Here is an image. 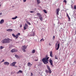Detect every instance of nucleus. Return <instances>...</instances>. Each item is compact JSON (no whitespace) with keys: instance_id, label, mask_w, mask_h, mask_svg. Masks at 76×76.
Masks as SVG:
<instances>
[{"instance_id":"nucleus-29","label":"nucleus","mask_w":76,"mask_h":76,"mask_svg":"<svg viewBox=\"0 0 76 76\" xmlns=\"http://www.w3.org/2000/svg\"><path fill=\"white\" fill-rule=\"evenodd\" d=\"M35 61H38V58H35Z\"/></svg>"},{"instance_id":"nucleus-22","label":"nucleus","mask_w":76,"mask_h":76,"mask_svg":"<svg viewBox=\"0 0 76 76\" xmlns=\"http://www.w3.org/2000/svg\"><path fill=\"white\" fill-rule=\"evenodd\" d=\"M37 4H39L41 3V1L39 0H37Z\"/></svg>"},{"instance_id":"nucleus-39","label":"nucleus","mask_w":76,"mask_h":76,"mask_svg":"<svg viewBox=\"0 0 76 76\" xmlns=\"http://www.w3.org/2000/svg\"><path fill=\"white\" fill-rule=\"evenodd\" d=\"M64 1L65 2V3H66V2H67V1H66V0H64Z\"/></svg>"},{"instance_id":"nucleus-21","label":"nucleus","mask_w":76,"mask_h":76,"mask_svg":"<svg viewBox=\"0 0 76 76\" xmlns=\"http://www.w3.org/2000/svg\"><path fill=\"white\" fill-rule=\"evenodd\" d=\"M17 18H18V17L17 16H15V17H14L12 18V19H16Z\"/></svg>"},{"instance_id":"nucleus-7","label":"nucleus","mask_w":76,"mask_h":76,"mask_svg":"<svg viewBox=\"0 0 76 76\" xmlns=\"http://www.w3.org/2000/svg\"><path fill=\"white\" fill-rule=\"evenodd\" d=\"M17 51H18V50L15 49H13L11 50V53H15V52H17Z\"/></svg>"},{"instance_id":"nucleus-40","label":"nucleus","mask_w":76,"mask_h":76,"mask_svg":"<svg viewBox=\"0 0 76 76\" xmlns=\"http://www.w3.org/2000/svg\"><path fill=\"white\" fill-rule=\"evenodd\" d=\"M76 60L75 59V61H74V64H76Z\"/></svg>"},{"instance_id":"nucleus-6","label":"nucleus","mask_w":76,"mask_h":76,"mask_svg":"<svg viewBox=\"0 0 76 76\" xmlns=\"http://www.w3.org/2000/svg\"><path fill=\"white\" fill-rule=\"evenodd\" d=\"M28 24H25V27H24V30L26 29V28H28Z\"/></svg>"},{"instance_id":"nucleus-1","label":"nucleus","mask_w":76,"mask_h":76,"mask_svg":"<svg viewBox=\"0 0 76 76\" xmlns=\"http://www.w3.org/2000/svg\"><path fill=\"white\" fill-rule=\"evenodd\" d=\"M49 59V57H48V56L47 55L45 58H43L42 61L43 62L44 64H48V59Z\"/></svg>"},{"instance_id":"nucleus-20","label":"nucleus","mask_w":76,"mask_h":76,"mask_svg":"<svg viewBox=\"0 0 76 76\" xmlns=\"http://www.w3.org/2000/svg\"><path fill=\"white\" fill-rule=\"evenodd\" d=\"M15 57H16V58H19V56L17 55H15Z\"/></svg>"},{"instance_id":"nucleus-10","label":"nucleus","mask_w":76,"mask_h":76,"mask_svg":"<svg viewBox=\"0 0 76 76\" xmlns=\"http://www.w3.org/2000/svg\"><path fill=\"white\" fill-rule=\"evenodd\" d=\"M4 20L2 19L0 21V23L1 24H2V23H4Z\"/></svg>"},{"instance_id":"nucleus-51","label":"nucleus","mask_w":76,"mask_h":76,"mask_svg":"<svg viewBox=\"0 0 76 76\" xmlns=\"http://www.w3.org/2000/svg\"><path fill=\"white\" fill-rule=\"evenodd\" d=\"M15 7V6H12V7Z\"/></svg>"},{"instance_id":"nucleus-12","label":"nucleus","mask_w":76,"mask_h":76,"mask_svg":"<svg viewBox=\"0 0 76 76\" xmlns=\"http://www.w3.org/2000/svg\"><path fill=\"white\" fill-rule=\"evenodd\" d=\"M49 62L50 63V65H52V64H53V60H50Z\"/></svg>"},{"instance_id":"nucleus-42","label":"nucleus","mask_w":76,"mask_h":76,"mask_svg":"<svg viewBox=\"0 0 76 76\" xmlns=\"http://www.w3.org/2000/svg\"><path fill=\"white\" fill-rule=\"evenodd\" d=\"M22 24H21L20 25V27L21 28V27H22Z\"/></svg>"},{"instance_id":"nucleus-27","label":"nucleus","mask_w":76,"mask_h":76,"mask_svg":"<svg viewBox=\"0 0 76 76\" xmlns=\"http://www.w3.org/2000/svg\"><path fill=\"white\" fill-rule=\"evenodd\" d=\"M35 50H33V51L32 52V53H35Z\"/></svg>"},{"instance_id":"nucleus-32","label":"nucleus","mask_w":76,"mask_h":76,"mask_svg":"<svg viewBox=\"0 0 76 76\" xmlns=\"http://www.w3.org/2000/svg\"><path fill=\"white\" fill-rule=\"evenodd\" d=\"M12 35L13 37H15V35L14 34H12Z\"/></svg>"},{"instance_id":"nucleus-38","label":"nucleus","mask_w":76,"mask_h":76,"mask_svg":"<svg viewBox=\"0 0 76 76\" xmlns=\"http://www.w3.org/2000/svg\"><path fill=\"white\" fill-rule=\"evenodd\" d=\"M17 35H18H18H20V33H18Z\"/></svg>"},{"instance_id":"nucleus-43","label":"nucleus","mask_w":76,"mask_h":76,"mask_svg":"<svg viewBox=\"0 0 76 76\" xmlns=\"http://www.w3.org/2000/svg\"><path fill=\"white\" fill-rule=\"evenodd\" d=\"M4 59H3L2 61H1V62H4Z\"/></svg>"},{"instance_id":"nucleus-46","label":"nucleus","mask_w":76,"mask_h":76,"mask_svg":"<svg viewBox=\"0 0 76 76\" xmlns=\"http://www.w3.org/2000/svg\"><path fill=\"white\" fill-rule=\"evenodd\" d=\"M66 15H67V17H69V15L68 14H67Z\"/></svg>"},{"instance_id":"nucleus-56","label":"nucleus","mask_w":76,"mask_h":76,"mask_svg":"<svg viewBox=\"0 0 76 76\" xmlns=\"http://www.w3.org/2000/svg\"><path fill=\"white\" fill-rule=\"evenodd\" d=\"M20 0V1H21V0Z\"/></svg>"},{"instance_id":"nucleus-33","label":"nucleus","mask_w":76,"mask_h":76,"mask_svg":"<svg viewBox=\"0 0 76 76\" xmlns=\"http://www.w3.org/2000/svg\"><path fill=\"white\" fill-rule=\"evenodd\" d=\"M49 71V73H51V70L50 69V70H48Z\"/></svg>"},{"instance_id":"nucleus-4","label":"nucleus","mask_w":76,"mask_h":76,"mask_svg":"<svg viewBox=\"0 0 76 76\" xmlns=\"http://www.w3.org/2000/svg\"><path fill=\"white\" fill-rule=\"evenodd\" d=\"M16 63V62H13L12 63H11L10 64V66H15V64Z\"/></svg>"},{"instance_id":"nucleus-28","label":"nucleus","mask_w":76,"mask_h":76,"mask_svg":"<svg viewBox=\"0 0 76 76\" xmlns=\"http://www.w3.org/2000/svg\"><path fill=\"white\" fill-rule=\"evenodd\" d=\"M58 42H57V43H56V45H55V47H56V48L57 47V44L58 43Z\"/></svg>"},{"instance_id":"nucleus-50","label":"nucleus","mask_w":76,"mask_h":76,"mask_svg":"<svg viewBox=\"0 0 76 76\" xmlns=\"http://www.w3.org/2000/svg\"><path fill=\"white\" fill-rule=\"evenodd\" d=\"M68 19H70V17H69V16L68 17Z\"/></svg>"},{"instance_id":"nucleus-31","label":"nucleus","mask_w":76,"mask_h":76,"mask_svg":"<svg viewBox=\"0 0 76 76\" xmlns=\"http://www.w3.org/2000/svg\"><path fill=\"white\" fill-rule=\"evenodd\" d=\"M42 41H44V39L42 38L40 40V42Z\"/></svg>"},{"instance_id":"nucleus-15","label":"nucleus","mask_w":76,"mask_h":76,"mask_svg":"<svg viewBox=\"0 0 76 76\" xmlns=\"http://www.w3.org/2000/svg\"><path fill=\"white\" fill-rule=\"evenodd\" d=\"M28 66H29L30 67H31V66H32V64H31V63L28 62Z\"/></svg>"},{"instance_id":"nucleus-47","label":"nucleus","mask_w":76,"mask_h":76,"mask_svg":"<svg viewBox=\"0 0 76 76\" xmlns=\"http://www.w3.org/2000/svg\"><path fill=\"white\" fill-rule=\"evenodd\" d=\"M52 65V67H54V65H53V64L52 65Z\"/></svg>"},{"instance_id":"nucleus-2","label":"nucleus","mask_w":76,"mask_h":76,"mask_svg":"<svg viewBox=\"0 0 76 76\" xmlns=\"http://www.w3.org/2000/svg\"><path fill=\"white\" fill-rule=\"evenodd\" d=\"M11 41H12V39H10L9 38H8L7 39H5L4 40H2L1 42L3 44H7V43H10Z\"/></svg>"},{"instance_id":"nucleus-18","label":"nucleus","mask_w":76,"mask_h":76,"mask_svg":"<svg viewBox=\"0 0 76 76\" xmlns=\"http://www.w3.org/2000/svg\"><path fill=\"white\" fill-rule=\"evenodd\" d=\"M37 16H38L39 17L40 16H42V15L40 14V13H37Z\"/></svg>"},{"instance_id":"nucleus-37","label":"nucleus","mask_w":76,"mask_h":76,"mask_svg":"<svg viewBox=\"0 0 76 76\" xmlns=\"http://www.w3.org/2000/svg\"><path fill=\"white\" fill-rule=\"evenodd\" d=\"M54 39H55V36H53V40H54Z\"/></svg>"},{"instance_id":"nucleus-44","label":"nucleus","mask_w":76,"mask_h":76,"mask_svg":"<svg viewBox=\"0 0 76 76\" xmlns=\"http://www.w3.org/2000/svg\"><path fill=\"white\" fill-rule=\"evenodd\" d=\"M32 75H33V74H32V73H31V76H32Z\"/></svg>"},{"instance_id":"nucleus-26","label":"nucleus","mask_w":76,"mask_h":76,"mask_svg":"<svg viewBox=\"0 0 76 76\" xmlns=\"http://www.w3.org/2000/svg\"><path fill=\"white\" fill-rule=\"evenodd\" d=\"M55 59H57V60H58V58H57V56L56 55L55 56Z\"/></svg>"},{"instance_id":"nucleus-30","label":"nucleus","mask_w":76,"mask_h":76,"mask_svg":"<svg viewBox=\"0 0 76 76\" xmlns=\"http://www.w3.org/2000/svg\"><path fill=\"white\" fill-rule=\"evenodd\" d=\"M23 51V52H26V50H25V49H22Z\"/></svg>"},{"instance_id":"nucleus-19","label":"nucleus","mask_w":76,"mask_h":76,"mask_svg":"<svg viewBox=\"0 0 76 76\" xmlns=\"http://www.w3.org/2000/svg\"><path fill=\"white\" fill-rule=\"evenodd\" d=\"M15 38H16V39H18V37H19V36L18 35L16 34V35L15 36Z\"/></svg>"},{"instance_id":"nucleus-11","label":"nucleus","mask_w":76,"mask_h":76,"mask_svg":"<svg viewBox=\"0 0 76 76\" xmlns=\"http://www.w3.org/2000/svg\"><path fill=\"white\" fill-rule=\"evenodd\" d=\"M7 31H8V32H12L13 31L12 29H8L7 30Z\"/></svg>"},{"instance_id":"nucleus-54","label":"nucleus","mask_w":76,"mask_h":76,"mask_svg":"<svg viewBox=\"0 0 76 76\" xmlns=\"http://www.w3.org/2000/svg\"><path fill=\"white\" fill-rule=\"evenodd\" d=\"M61 29H62V28L61 27Z\"/></svg>"},{"instance_id":"nucleus-24","label":"nucleus","mask_w":76,"mask_h":76,"mask_svg":"<svg viewBox=\"0 0 76 76\" xmlns=\"http://www.w3.org/2000/svg\"><path fill=\"white\" fill-rule=\"evenodd\" d=\"M43 11L45 13H47V11H46V10H43Z\"/></svg>"},{"instance_id":"nucleus-53","label":"nucleus","mask_w":76,"mask_h":76,"mask_svg":"<svg viewBox=\"0 0 76 76\" xmlns=\"http://www.w3.org/2000/svg\"><path fill=\"white\" fill-rule=\"evenodd\" d=\"M49 45H51V44H49Z\"/></svg>"},{"instance_id":"nucleus-52","label":"nucleus","mask_w":76,"mask_h":76,"mask_svg":"<svg viewBox=\"0 0 76 76\" xmlns=\"http://www.w3.org/2000/svg\"><path fill=\"white\" fill-rule=\"evenodd\" d=\"M72 3H73V0H72Z\"/></svg>"},{"instance_id":"nucleus-3","label":"nucleus","mask_w":76,"mask_h":76,"mask_svg":"<svg viewBox=\"0 0 76 76\" xmlns=\"http://www.w3.org/2000/svg\"><path fill=\"white\" fill-rule=\"evenodd\" d=\"M35 33L34 32H32L30 34H28V36L29 37L30 36H32L34 37V35H35Z\"/></svg>"},{"instance_id":"nucleus-23","label":"nucleus","mask_w":76,"mask_h":76,"mask_svg":"<svg viewBox=\"0 0 76 76\" xmlns=\"http://www.w3.org/2000/svg\"><path fill=\"white\" fill-rule=\"evenodd\" d=\"M47 68L48 69V70H50V67L49 66H47Z\"/></svg>"},{"instance_id":"nucleus-34","label":"nucleus","mask_w":76,"mask_h":76,"mask_svg":"<svg viewBox=\"0 0 76 76\" xmlns=\"http://www.w3.org/2000/svg\"><path fill=\"white\" fill-rule=\"evenodd\" d=\"M30 13H34V11H30Z\"/></svg>"},{"instance_id":"nucleus-16","label":"nucleus","mask_w":76,"mask_h":76,"mask_svg":"<svg viewBox=\"0 0 76 76\" xmlns=\"http://www.w3.org/2000/svg\"><path fill=\"white\" fill-rule=\"evenodd\" d=\"M59 48H60V43H59L58 45V47L57 48H56V50H58L59 49Z\"/></svg>"},{"instance_id":"nucleus-48","label":"nucleus","mask_w":76,"mask_h":76,"mask_svg":"<svg viewBox=\"0 0 76 76\" xmlns=\"http://www.w3.org/2000/svg\"><path fill=\"white\" fill-rule=\"evenodd\" d=\"M2 14V13L1 12L0 13V15H1Z\"/></svg>"},{"instance_id":"nucleus-25","label":"nucleus","mask_w":76,"mask_h":76,"mask_svg":"<svg viewBox=\"0 0 76 76\" xmlns=\"http://www.w3.org/2000/svg\"><path fill=\"white\" fill-rule=\"evenodd\" d=\"M26 22L27 23H28V25H31V24L30 23H29V22H28V21H26Z\"/></svg>"},{"instance_id":"nucleus-41","label":"nucleus","mask_w":76,"mask_h":76,"mask_svg":"<svg viewBox=\"0 0 76 76\" xmlns=\"http://www.w3.org/2000/svg\"><path fill=\"white\" fill-rule=\"evenodd\" d=\"M26 0H23V2H26Z\"/></svg>"},{"instance_id":"nucleus-45","label":"nucleus","mask_w":76,"mask_h":76,"mask_svg":"<svg viewBox=\"0 0 76 76\" xmlns=\"http://www.w3.org/2000/svg\"><path fill=\"white\" fill-rule=\"evenodd\" d=\"M46 72L47 73H48V71L47 70H46Z\"/></svg>"},{"instance_id":"nucleus-35","label":"nucleus","mask_w":76,"mask_h":76,"mask_svg":"<svg viewBox=\"0 0 76 76\" xmlns=\"http://www.w3.org/2000/svg\"><path fill=\"white\" fill-rule=\"evenodd\" d=\"M3 48V47L2 46H1L0 47V49H2Z\"/></svg>"},{"instance_id":"nucleus-14","label":"nucleus","mask_w":76,"mask_h":76,"mask_svg":"<svg viewBox=\"0 0 76 76\" xmlns=\"http://www.w3.org/2000/svg\"><path fill=\"white\" fill-rule=\"evenodd\" d=\"M22 70H19L18 72H17V74H19V73H22Z\"/></svg>"},{"instance_id":"nucleus-17","label":"nucleus","mask_w":76,"mask_h":76,"mask_svg":"<svg viewBox=\"0 0 76 76\" xmlns=\"http://www.w3.org/2000/svg\"><path fill=\"white\" fill-rule=\"evenodd\" d=\"M27 47L25 45H24L23 46L22 49H26Z\"/></svg>"},{"instance_id":"nucleus-9","label":"nucleus","mask_w":76,"mask_h":76,"mask_svg":"<svg viewBox=\"0 0 76 76\" xmlns=\"http://www.w3.org/2000/svg\"><path fill=\"white\" fill-rule=\"evenodd\" d=\"M39 19L41 21H42L43 20V18L42 17V15H41L39 17Z\"/></svg>"},{"instance_id":"nucleus-13","label":"nucleus","mask_w":76,"mask_h":76,"mask_svg":"<svg viewBox=\"0 0 76 76\" xmlns=\"http://www.w3.org/2000/svg\"><path fill=\"white\" fill-rule=\"evenodd\" d=\"M50 56L51 57H53V52L51 51L50 53Z\"/></svg>"},{"instance_id":"nucleus-55","label":"nucleus","mask_w":76,"mask_h":76,"mask_svg":"<svg viewBox=\"0 0 76 76\" xmlns=\"http://www.w3.org/2000/svg\"><path fill=\"white\" fill-rule=\"evenodd\" d=\"M71 76H72V75Z\"/></svg>"},{"instance_id":"nucleus-49","label":"nucleus","mask_w":76,"mask_h":76,"mask_svg":"<svg viewBox=\"0 0 76 76\" xmlns=\"http://www.w3.org/2000/svg\"><path fill=\"white\" fill-rule=\"evenodd\" d=\"M70 18H69V21H70Z\"/></svg>"},{"instance_id":"nucleus-36","label":"nucleus","mask_w":76,"mask_h":76,"mask_svg":"<svg viewBox=\"0 0 76 76\" xmlns=\"http://www.w3.org/2000/svg\"><path fill=\"white\" fill-rule=\"evenodd\" d=\"M74 7L75 9H76V5L74 6Z\"/></svg>"},{"instance_id":"nucleus-5","label":"nucleus","mask_w":76,"mask_h":76,"mask_svg":"<svg viewBox=\"0 0 76 76\" xmlns=\"http://www.w3.org/2000/svg\"><path fill=\"white\" fill-rule=\"evenodd\" d=\"M60 11V8L57 9L56 10V15H58V13H59V12Z\"/></svg>"},{"instance_id":"nucleus-8","label":"nucleus","mask_w":76,"mask_h":76,"mask_svg":"<svg viewBox=\"0 0 76 76\" xmlns=\"http://www.w3.org/2000/svg\"><path fill=\"white\" fill-rule=\"evenodd\" d=\"M4 64L7 65V66H9V63L8 62H4Z\"/></svg>"}]
</instances>
